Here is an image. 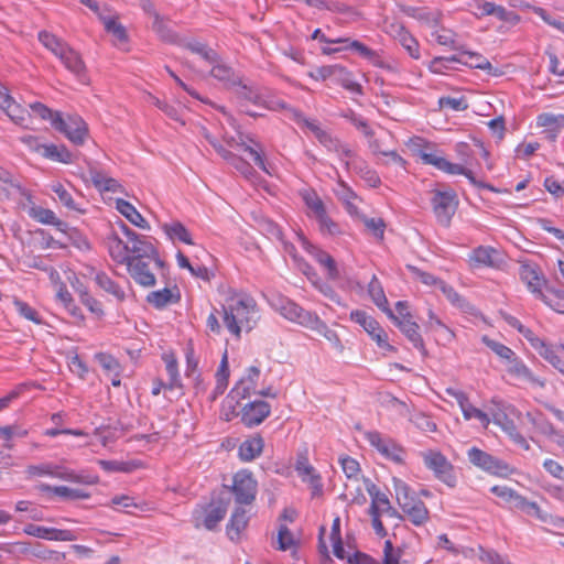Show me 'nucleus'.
<instances>
[{
  "instance_id": "de8ad7c7",
  "label": "nucleus",
  "mask_w": 564,
  "mask_h": 564,
  "mask_svg": "<svg viewBox=\"0 0 564 564\" xmlns=\"http://www.w3.org/2000/svg\"><path fill=\"white\" fill-rule=\"evenodd\" d=\"M367 491L371 497L370 512H381V507L382 509H386L388 506H390V500L388 496L384 492L380 491L375 484H370L369 486H367Z\"/></svg>"
},
{
  "instance_id": "774afa93",
  "label": "nucleus",
  "mask_w": 564,
  "mask_h": 564,
  "mask_svg": "<svg viewBox=\"0 0 564 564\" xmlns=\"http://www.w3.org/2000/svg\"><path fill=\"white\" fill-rule=\"evenodd\" d=\"M29 431L18 424L0 426V438L11 441L13 437H25Z\"/></svg>"
},
{
  "instance_id": "9d476101",
  "label": "nucleus",
  "mask_w": 564,
  "mask_h": 564,
  "mask_svg": "<svg viewBox=\"0 0 564 564\" xmlns=\"http://www.w3.org/2000/svg\"><path fill=\"white\" fill-rule=\"evenodd\" d=\"M519 275L521 281L527 284L530 292L533 293L536 299L542 300L545 304L552 306L557 312H564L560 307V304H557V306H553L543 294L542 290L546 285V280L536 264L522 263L519 269Z\"/></svg>"
},
{
  "instance_id": "7c9ffc66",
  "label": "nucleus",
  "mask_w": 564,
  "mask_h": 564,
  "mask_svg": "<svg viewBox=\"0 0 564 564\" xmlns=\"http://www.w3.org/2000/svg\"><path fill=\"white\" fill-rule=\"evenodd\" d=\"M36 488L41 492H53L54 495L66 500H82L89 498V494L86 491L66 486H51L47 484H40Z\"/></svg>"
},
{
  "instance_id": "9b49d317",
  "label": "nucleus",
  "mask_w": 564,
  "mask_h": 564,
  "mask_svg": "<svg viewBox=\"0 0 564 564\" xmlns=\"http://www.w3.org/2000/svg\"><path fill=\"white\" fill-rule=\"evenodd\" d=\"M467 458L475 467L488 474L507 476L509 473L508 464L476 446L467 451Z\"/></svg>"
},
{
  "instance_id": "4be33fe9",
  "label": "nucleus",
  "mask_w": 564,
  "mask_h": 564,
  "mask_svg": "<svg viewBox=\"0 0 564 564\" xmlns=\"http://www.w3.org/2000/svg\"><path fill=\"white\" fill-rule=\"evenodd\" d=\"M29 535L51 541H73L75 535L69 530L47 528L43 525L29 524L24 529Z\"/></svg>"
},
{
  "instance_id": "5fc2aeb1",
  "label": "nucleus",
  "mask_w": 564,
  "mask_h": 564,
  "mask_svg": "<svg viewBox=\"0 0 564 564\" xmlns=\"http://www.w3.org/2000/svg\"><path fill=\"white\" fill-rule=\"evenodd\" d=\"M51 189L65 207L70 210H78L72 194L61 183L52 184Z\"/></svg>"
},
{
  "instance_id": "603ef678",
  "label": "nucleus",
  "mask_w": 564,
  "mask_h": 564,
  "mask_svg": "<svg viewBox=\"0 0 564 564\" xmlns=\"http://www.w3.org/2000/svg\"><path fill=\"white\" fill-rule=\"evenodd\" d=\"M482 343L505 361H509L516 355V352L508 346L490 339L487 336L482 337Z\"/></svg>"
},
{
  "instance_id": "a878e982",
  "label": "nucleus",
  "mask_w": 564,
  "mask_h": 564,
  "mask_svg": "<svg viewBox=\"0 0 564 564\" xmlns=\"http://www.w3.org/2000/svg\"><path fill=\"white\" fill-rule=\"evenodd\" d=\"M400 330L406 336V338L412 343L414 348L420 350L423 355H426V349L424 345V340L419 333V325L416 322L412 321V317L404 319H393Z\"/></svg>"
},
{
  "instance_id": "8fccbe9b",
  "label": "nucleus",
  "mask_w": 564,
  "mask_h": 564,
  "mask_svg": "<svg viewBox=\"0 0 564 564\" xmlns=\"http://www.w3.org/2000/svg\"><path fill=\"white\" fill-rule=\"evenodd\" d=\"M185 47L191 52L200 55L208 63L217 62L218 54L213 48L208 47L206 44L192 41L185 44Z\"/></svg>"
},
{
  "instance_id": "c9c22d12",
  "label": "nucleus",
  "mask_w": 564,
  "mask_h": 564,
  "mask_svg": "<svg viewBox=\"0 0 564 564\" xmlns=\"http://www.w3.org/2000/svg\"><path fill=\"white\" fill-rule=\"evenodd\" d=\"M152 31L160 40L166 43H177L178 36L170 26L167 18L163 15H155L151 23Z\"/></svg>"
},
{
  "instance_id": "ddd939ff",
  "label": "nucleus",
  "mask_w": 564,
  "mask_h": 564,
  "mask_svg": "<svg viewBox=\"0 0 564 564\" xmlns=\"http://www.w3.org/2000/svg\"><path fill=\"white\" fill-rule=\"evenodd\" d=\"M350 319L360 326L370 335L377 345L387 351H395V348L388 343L387 333L380 327L379 323L365 311L356 310L350 313Z\"/></svg>"
},
{
  "instance_id": "5701e85b",
  "label": "nucleus",
  "mask_w": 564,
  "mask_h": 564,
  "mask_svg": "<svg viewBox=\"0 0 564 564\" xmlns=\"http://www.w3.org/2000/svg\"><path fill=\"white\" fill-rule=\"evenodd\" d=\"M260 369L256 366H251L247 369L246 375L236 383L231 393L239 399H246L256 393V387L260 378Z\"/></svg>"
},
{
  "instance_id": "79ce46f5",
  "label": "nucleus",
  "mask_w": 564,
  "mask_h": 564,
  "mask_svg": "<svg viewBox=\"0 0 564 564\" xmlns=\"http://www.w3.org/2000/svg\"><path fill=\"white\" fill-rule=\"evenodd\" d=\"M180 300L178 293H173L171 289L164 288L163 290L153 291L148 294L147 301L155 308H163L171 303H176Z\"/></svg>"
},
{
  "instance_id": "393cba45",
  "label": "nucleus",
  "mask_w": 564,
  "mask_h": 564,
  "mask_svg": "<svg viewBox=\"0 0 564 564\" xmlns=\"http://www.w3.org/2000/svg\"><path fill=\"white\" fill-rule=\"evenodd\" d=\"M232 90L235 96L239 99L241 108L246 107L247 104L260 107L264 93L258 87L247 85L240 79Z\"/></svg>"
},
{
  "instance_id": "13d9d810",
  "label": "nucleus",
  "mask_w": 564,
  "mask_h": 564,
  "mask_svg": "<svg viewBox=\"0 0 564 564\" xmlns=\"http://www.w3.org/2000/svg\"><path fill=\"white\" fill-rule=\"evenodd\" d=\"M460 410L465 420L477 419L484 427H487L490 423L489 416L481 410L475 408L470 402L464 405Z\"/></svg>"
},
{
  "instance_id": "6e6552de",
  "label": "nucleus",
  "mask_w": 564,
  "mask_h": 564,
  "mask_svg": "<svg viewBox=\"0 0 564 564\" xmlns=\"http://www.w3.org/2000/svg\"><path fill=\"white\" fill-rule=\"evenodd\" d=\"M422 457L425 467L432 470L438 480L448 487H455L456 476L454 466L441 452L430 449L424 452Z\"/></svg>"
},
{
  "instance_id": "3c124183",
  "label": "nucleus",
  "mask_w": 564,
  "mask_h": 564,
  "mask_svg": "<svg viewBox=\"0 0 564 564\" xmlns=\"http://www.w3.org/2000/svg\"><path fill=\"white\" fill-rule=\"evenodd\" d=\"M478 558L484 564H511L507 556L499 554L494 549L478 547Z\"/></svg>"
},
{
  "instance_id": "2eb2a0df",
  "label": "nucleus",
  "mask_w": 564,
  "mask_h": 564,
  "mask_svg": "<svg viewBox=\"0 0 564 564\" xmlns=\"http://www.w3.org/2000/svg\"><path fill=\"white\" fill-rule=\"evenodd\" d=\"M130 260H152L154 267H163V261L160 259L156 248L151 242V239L145 236H139L129 246Z\"/></svg>"
},
{
  "instance_id": "7ed1b4c3",
  "label": "nucleus",
  "mask_w": 564,
  "mask_h": 564,
  "mask_svg": "<svg viewBox=\"0 0 564 564\" xmlns=\"http://www.w3.org/2000/svg\"><path fill=\"white\" fill-rule=\"evenodd\" d=\"M417 155L424 164L433 165L435 169L451 175H464L471 185L478 188H486L490 192H496V188L492 185L478 180L471 170L460 164L447 161L444 156L440 155L437 151L421 149L417 151Z\"/></svg>"
},
{
  "instance_id": "c85d7f7f",
  "label": "nucleus",
  "mask_w": 564,
  "mask_h": 564,
  "mask_svg": "<svg viewBox=\"0 0 564 564\" xmlns=\"http://www.w3.org/2000/svg\"><path fill=\"white\" fill-rule=\"evenodd\" d=\"M213 67L210 69V75L217 80L225 84L226 87L234 89L235 86L241 79L234 69L219 61L217 56V62L212 63Z\"/></svg>"
},
{
  "instance_id": "6ab92c4d",
  "label": "nucleus",
  "mask_w": 564,
  "mask_h": 564,
  "mask_svg": "<svg viewBox=\"0 0 564 564\" xmlns=\"http://www.w3.org/2000/svg\"><path fill=\"white\" fill-rule=\"evenodd\" d=\"M0 106L13 123L23 129L30 128L32 123L31 113L21 105L17 104L9 94H4L3 100L0 101Z\"/></svg>"
},
{
  "instance_id": "bb28decb",
  "label": "nucleus",
  "mask_w": 564,
  "mask_h": 564,
  "mask_svg": "<svg viewBox=\"0 0 564 564\" xmlns=\"http://www.w3.org/2000/svg\"><path fill=\"white\" fill-rule=\"evenodd\" d=\"M264 447V441L261 435L256 434L245 440L239 448L238 455L242 462H252L258 458Z\"/></svg>"
},
{
  "instance_id": "423d86ee",
  "label": "nucleus",
  "mask_w": 564,
  "mask_h": 564,
  "mask_svg": "<svg viewBox=\"0 0 564 564\" xmlns=\"http://www.w3.org/2000/svg\"><path fill=\"white\" fill-rule=\"evenodd\" d=\"M270 304L284 318L306 328L312 326V321L316 316L315 313L304 310L294 301L282 295L273 296L270 301Z\"/></svg>"
},
{
  "instance_id": "72a5a7b5",
  "label": "nucleus",
  "mask_w": 564,
  "mask_h": 564,
  "mask_svg": "<svg viewBox=\"0 0 564 564\" xmlns=\"http://www.w3.org/2000/svg\"><path fill=\"white\" fill-rule=\"evenodd\" d=\"M301 197L307 207V216L317 219L326 213V207L322 198L314 189H304L301 192Z\"/></svg>"
},
{
  "instance_id": "cd10ccee",
  "label": "nucleus",
  "mask_w": 564,
  "mask_h": 564,
  "mask_svg": "<svg viewBox=\"0 0 564 564\" xmlns=\"http://www.w3.org/2000/svg\"><path fill=\"white\" fill-rule=\"evenodd\" d=\"M368 294L373 301V303L384 313L388 314V316L391 319H397V316L393 314V312L389 308L388 299L384 294L383 288L377 275H372L369 284H368Z\"/></svg>"
},
{
  "instance_id": "f3484780",
  "label": "nucleus",
  "mask_w": 564,
  "mask_h": 564,
  "mask_svg": "<svg viewBox=\"0 0 564 564\" xmlns=\"http://www.w3.org/2000/svg\"><path fill=\"white\" fill-rule=\"evenodd\" d=\"M64 67L70 72L76 79L84 85L89 84V76L87 72L86 64L82 57V55L74 50L70 45L69 47L58 57Z\"/></svg>"
},
{
  "instance_id": "052dcab7",
  "label": "nucleus",
  "mask_w": 564,
  "mask_h": 564,
  "mask_svg": "<svg viewBox=\"0 0 564 564\" xmlns=\"http://www.w3.org/2000/svg\"><path fill=\"white\" fill-rule=\"evenodd\" d=\"M440 290L454 306L459 308H465L467 306L466 300L460 296L453 286L448 285L444 281L443 283H440Z\"/></svg>"
},
{
  "instance_id": "a19ab883",
  "label": "nucleus",
  "mask_w": 564,
  "mask_h": 564,
  "mask_svg": "<svg viewBox=\"0 0 564 564\" xmlns=\"http://www.w3.org/2000/svg\"><path fill=\"white\" fill-rule=\"evenodd\" d=\"M333 80L356 95H362V87L352 79L351 73L344 66L336 64V72Z\"/></svg>"
},
{
  "instance_id": "473e14b6",
  "label": "nucleus",
  "mask_w": 564,
  "mask_h": 564,
  "mask_svg": "<svg viewBox=\"0 0 564 564\" xmlns=\"http://www.w3.org/2000/svg\"><path fill=\"white\" fill-rule=\"evenodd\" d=\"M249 521L247 511L242 507H237L227 524V534L231 541L239 538L240 533L246 529Z\"/></svg>"
},
{
  "instance_id": "f704fd0d",
  "label": "nucleus",
  "mask_w": 564,
  "mask_h": 564,
  "mask_svg": "<svg viewBox=\"0 0 564 564\" xmlns=\"http://www.w3.org/2000/svg\"><path fill=\"white\" fill-rule=\"evenodd\" d=\"M346 169L358 173L371 187L380 185V177L376 171L371 170L362 159H355L346 162Z\"/></svg>"
},
{
  "instance_id": "e2e57ef3",
  "label": "nucleus",
  "mask_w": 564,
  "mask_h": 564,
  "mask_svg": "<svg viewBox=\"0 0 564 564\" xmlns=\"http://www.w3.org/2000/svg\"><path fill=\"white\" fill-rule=\"evenodd\" d=\"M438 106L441 109H451L454 111H463L468 108L464 97H441L438 99Z\"/></svg>"
},
{
  "instance_id": "39448f33",
  "label": "nucleus",
  "mask_w": 564,
  "mask_h": 564,
  "mask_svg": "<svg viewBox=\"0 0 564 564\" xmlns=\"http://www.w3.org/2000/svg\"><path fill=\"white\" fill-rule=\"evenodd\" d=\"M229 500L224 498L213 499L207 505L197 506L193 511V521L195 528L204 527L207 530H214L225 518L228 510Z\"/></svg>"
},
{
  "instance_id": "e433bc0d",
  "label": "nucleus",
  "mask_w": 564,
  "mask_h": 564,
  "mask_svg": "<svg viewBox=\"0 0 564 564\" xmlns=\"http://www.w3.org/2000/svg\"><path fill=\"white\" fill-rule=\"evenodd\" d=\"M308 329L322 335L338 351L344 350V346H343L337 333L334 329L329 328L327 326V324L318 317L317 314L314 317V319L312 321V326H308Z\"/></svg>"
},
{
  "instance_id": "4c0bfd02",
  "label": "nucleus",
  "mask_w": 564,
  "mask_h": 564,
  "mask_svg": "<svg viewBox=\"0 0 564 564\" xmlns=\"http://www.w3.org/2000/svg\"><path fill=\"white\" fill-rule=\"evenodd\" d=\"M129 242H123L117 234H113L112 237L109 238L108 248L109 253L111 258L120 263V264H128L130 261V254H129Z\"/></svg>"
},
{
  "instance_id": "4468645a",
  "label": "nucleus",
  "mask_w": 564,
  "mask_h": 564,
  "mask_svg": "<svg viewBox=\"0 0 564 564\" xmlns=\"http://www.w3.org/2000/svg\"><path fill=\"white\" fill-rule=\"evenodd\" d=\"M128 272L131 278L141 286L151 288L155 285L156 279L154 275V269H161L162 267H154L152 260H130L127 264Z\"/></svg>"
},
{
  "instance_id": "37998d69",
  "label": "nucleus",
  "mask_w": 564,
  "mask_h": 564,
  "mask_svg": "<svg viewBox=\"0 0 564 564\" xmlns=\"http://www.w3.org/2000/svg\"><path fill=\"white\" fill-rule=\"evenodd\" d=\"M314 259L326 270V274L330 280H337L339 272L334 258L326 251L312 247L311 251Z\"/></svg>"
},
{
  "instance_id": "58836bf2",
  "label": "nucleus",
  "mask_w": 564,
  "mask_h": 564,
  "mask_svg": "<svg viewBox=\"0 0 564 564\" xmlns=\"http://www.w3.org/2000/svg\"><path fill=\"white\" fill-rule=\"evenodd\" d=\"M96 284L108 294H111L117 301L123 302L126 300L124 290L115 282L107 273L98 272L95 276Z\"/></svg>"
},
{
  "instance_id": "1a4fd4ad",
  "label": "nucleus",
  "mask_w": 564,
  "mask_h": 564,
  "mask_svg": "<svg viewBox=\"0 0 564 564\" xmlns=\"http://www.w3.org/2000/svg\"><path fill=\"white\" fill-rule=\"evenodd\" d=\"M431 204L437 221L443 226H448L458 205L456 193L452 189H435L432 193Z\"/></svg>"
},
{
  "instance_id": "a18cd8bd",
  "label": "nucleus",
  "mask_w": 564,
  "mask_h": 564,
  "mask_svg": "<svg viewBox=\"0 0 564 564\" xmlns=\"http://www.w3.org/2000/svg\"><path fill=\"white\" fill-rule=\"evenodd\" d=\"M400 12L403 14L416 19L419 21L427 23L430 26H436L438 21L437 18L425 8H417L406 4H398Z\"/></svg>"
},
{
  "instance_id": "6e6d98bb",
  "label": "nucleus",
  "mask_w": 564,
  "mask_h": 564,
  "mask_svg": "<svg viewBox=\"0 0 564 564\" xmlns=\"http://www.w3.org/2000/svg\"><path fill=\"white\" fill-rule=\"evenodd\" d=\"M315 220L323 235L337 236L341 234L339 225L327 215V212Z\"/></svg>"
},
{
  "instance_id": "ea45409f",
  "label": "nucleus",
  "mask_w": 564,
  "mask_h": 564,
  "mask_svg": "<svg viewBox=\"0 0 564 564\" xmlns=\"http://www.w3.org/2000/svg\"><path fill=\"white\" fill-rule=\"evenodd\" d=\"M535 348L540 356L543 357L546 361H549L555 369H557L564 376V360L558 356L556 348L549 346L541 338H539L538 345H532Z\"/></svg>"
},
{
  "instance_id": "bf43d9fd",
  "label": "nucleus",
  "mask_w": 564,
  "mask_h": 564,
  "mask_svg": "<svg viewBox=\"0 0 564 564\" xmlns=\"http://www.w3.org/2000/svg\"><path fill=\"white\" fill-rule=\"evenodd\" d=\"M95 359L106 371L107 376H110L112 372L120 370L119 361L111 355L106 352H98L95 355Z\"/></svg>"
},
{
  "instance_id": "20e7f679",
  "label": "nucleus",
  "mask_w": 564,
  "mask_h": 564,
  "mask_svg": "<svg viewBox=\"0 0 564 564\" xmlns=\"http://www.w3.org/2000/svg\"><path fill=\"white\" fill-rule=\"evenodd\" d=\"M25 474L28 477H43L48 476L52 478H58L65 481L76 482V484H87L94 485L97 484L98 478L94 476H85L79 475L76 471L65 468L63 466L52 464V463H43L40 465H30L25 469Z\"/></svg>"
},
{
  "instance_id": "69168bd1",
  "label": "nucleus",
  "mask_w": 564,
  "mask_h": 564,
  "mask_svg": "<svg viewBox=\"0 0 564 564\" xmlns=\"http://www.w3.org/2000/svg\"><path fill=\"white\" fill-rule=\"evenodd\" d=\"M14 306H15L17 311L19 312V314L21 316H23L24 318H26L35 324L42 323V321L39 316V313L33 307H31L28 303H25L21 300H15Z\"/></svg>"
},
{
  "instance_id": "0e129e2a",
  "label": "nucleus",
  "mask_w": 564,
  "mask_h": 564,
  "mask_svg": "<svg viewBox=\"0 0 564 564\" xmlns=\"http://www.w3.org/2000/svg\"><path fill=\"white\" fill-rule=\"evenodd\" d=\"M491 15L496 17L502 22H507L513 25L520 21V17L514 11L507 10L505 7L498 6L496 3L494 6Z\"/></svg>"
},
{
  "instance_id": "c03bdc74",
  "label": "nucleus",
  "mask_w": 564,
  "mask_h": 564,
  "mask_svg": "<svg viewBox=\"0 0 564 564\" xmlns=\"http://www.w3.org/2000/svg\"><path fill=\"white\" fill-rule=\"evenodd\" d=\"M41 155L54 162L72 163L73 154L64 145L44 144Z\"/></svg>"
},
{
  "instance_id": "f257e3e1",
  "label": "nucleus",
  "mask_w": 564,
  "mask_h": 564,
  "mask_svg": "<svg viewBox=\"0 0 564 564\" xmlns=\"http://www.w3.org/2000/svg\"><path fill=\"white\" fill-rule=\"evenodd\" d=\"M224 323L236 337L242 329L250 332L259 319L256 301L248 296H234L223 306Z\"/></svg>"
},
{
  "instance_id": "864d4df0",
  "label": "nucleus",
  "mask_w": 564,
  "mask_h": 564,
  "mask_svg": "<svg viewBox=\"0 0 564 564\" xmlns=\"http://www.w3.org/2000/svg\"><path fill=\"white\" fill-rule=\"evenodd\" d=\"M295 470L303 481H306L313 475H317L315 468L310 464L306 453H301L297 455Z\"/></svg>"
},
{
  "instance_id": "2f4dec72",
  "label": "nucleus",
  "mask_w": 564,
  "mask_h": 564,
  "mask_svg": "<svg viewBox=\"0 0 564 564\" xmlns=\"http://www.w3.org/2000/svg\"><path fill=\"white\" fill-rule=\"evenodd\" d=\"M37 40L57 58L69 47V44L63 39L45 30L39 32Z\"/></svg>"
},
{
  "instance_id": "f03ea898",
  "label": "nucleus",
  "mask_w": 564,
  "mask_h": 564,
  "mask_svg": "<svg viewBox=\"0 0 564 564\" xmlns=\"http://www.w3.org/2000/svg\"><path fill=\"white\" fill-rule=\"evenodd\" d=\"M395 499L403 513L415 527H421L430 519V512L425 503L412 494L406 482L393 478Z\"/></svg>"
},
{
  "instance_id": "338daca9",
  "label": "nucleus",
  "mask_w": 564,
  "mask_h": 564,
  "mask_svg": "<svg viewBox=\"0 0 564 564\" xmlns=\"http://www.w3.org/2000/svg\"><path fill=\"white\" fill-rule=\"evenodd\" d=\"M262 102L260 107L272 111H280L288 108V104L282 99H279L270 94V91H263Z\"/></svg>"
},
{
  "instance_id": "09e8293b",
  "label": "nucleus",
  "mask_w": 564,
  "mask_h": 564,
  "mask_svg": "<svg viewBox=\"0 0 564 564\" xmlns=\"http://www.w3.org/2000/svg\"><path fill=\"white\" fill-rule=\"evenodd\" d=\"M506 323L516 328L531 345H538L539 337L528 327H525L517 317L506 314L503 315Z\"/></svg>"
},
{
  "instance_id": "4d7b16f0",
  "label": "nucleus",
  "mask_w": 564,
  "mask_h": 564,
  "mask_svg": "<svg viewBox=\"0 0 564 564\" xmlns=\"http://www.w3.org/2000/svg\"><path fill=\"white\" fill-rule=\"evenodd\" d=\"M229 164L249 181H253L257 176V172L251 164L237 154L229 161Z\"/></svg>"
},
{
  "instance_id": "a211bd4d",
  "label": "nucleus",
  "mask_w": 564,
  "mask_h": 564,
  "mask_svg": "<svg viewBox=\"0 0 564 564\" xmlns=\"http://www.w3.org/2000/svg\"><path fill=\"white\" fill-rule=\"evenodd\" d=\"M0 182L2 186L0 187V198H17V197H26L30 198V194L25 189V187L21 184L19 177L11 173L10 171L0 166Z\"/></svg>"
},
{
  "instance_id": "c756f323",
  "label": "nucleus",
  "mask_w": 564,
  "mask_h": 564,
  "mask_svg": "<svg viewBox=\"0 0 564 564\" xmlns=\"http://www.w3.org/2000/svg\"><path fill=\"white\" fill-rule=\"evenodd\" d=\"M116 209L124 216L132 225L141 229H150L149 223L143 216L137 210V208L128 200L122 198L116 199Z\"/></svg>"
},
{
  "instance_id": "b1692460",
  "label": "nucleus",
  "mask_w": 564,
  "mask_h": 564,
  "mask_svg": "<svg viewBox=\"0 0 564 564\" xmlns=\"http://www.w3.org/2000/svg\"><path fill=\"white\" fill-rule=\"evenodd\" d=\"M507 372L513 378L528 381L534 386L543 388L545 386L544 380L535 377L532 371L527 367L521 358L517 355L507 361Z\"/></svg>"
},
{
  "instance_id": "680f3d73",
  "label": "nucleus",
  "mask_w": 564,
  "mask_h": 564,
  "mask_svg": "<svg viewBox=\"0 0 564 564\" xmlns=\"http://www.w3.org/2000/svg\"><path fill=\"white\" fill-rule=\"evenodd\" d=\"M380 454L395 463H402L404 451L401 446H399L394 441L390 438V441L387 442V445L383 447V449H381Z\"/></svg>"
},
{
  "instance_id": "aec40b11",
  "label": "nucleus",
  "mask_w": 564,
  "mask_h": 564,
  "mask_svg": "<svg viewBox=\"0 0 564 564\" xmlns=\"http://www.w3.org/2000/svg\"><path fill=\"white\" fill-rule=\"evenodd\" d=\"M387 33L397 40L411 57L415 59L420 58L419 42L401 23H390L387 26Z\"/></svg>"
},
{
  "instance_id": "dca6fc26",
  "label": "nucleus",
  "mask_w": 564,
  "mask_h": 564,
  "mask_svg": "<svg viewBox=\"0 0 564 564\" xmlns=\"http://www.w3.org/2000/svg\"><path fill=\"white\" fill-rule=\"evenodd\" d=\"M271 413V405L262 400H256L245 404L241 409V422L247 427L260 425Z\"/></svg>"
},
{
  "instance_id": "f8f14e48",
  "label": "nucleus",
  "mask_w": 564,
  "mask_h": 564,
  "mask_svg": "<svg viewBox=\"0 0 564 564\" xmlns=\"http://www.w3.org/2000/svg\"><path fill=\"white\" fill-rule=\"evenodd\" d=\"M231 490L237 503L251 505L257 496L258 482L252 473L240 470L234 476Z\"/></svg>"
},
{
  "instance_id": "49530a36",
  "label": "nucleus",
  "mask_w": 564,
  "mask_h": 564,
  "mask_svg": "<svg viewBox=\"0 0 564 564\" xmlns=\"http://www.w3.org/2000/svg\"><path fill=\"white\" fill-rule=\"evenodd\" d=\"M163 230L172 240H180L186 245H194L189 231L180 221L164 224Z\"/></svg>"
},
{
  "instance_id": "0eeeda50",
  "label": "nucleus",
  "mask_w": 564,
  "mask_h": 564,
  "mask_svg": "<svg viewBox=\"0 0 564 564\" xmlns=\"http://www.w3.org/2000/svg\"><path fill=\"white\" fill-rule=\"evenodd\" d=\"M53 128L63 133L72 143L76 145H82L85 142V139L88 133L86 122L79 116L68 115L67 117H63L59 115H55V120L53 121Z\"/></svg>"
},
{
  "instance_id": "412c9836",
  "label": "nucleus",
  "mask_w": 564,
  "mask_h": 564,
  "mask_svg": "<svg viewBox=\"0 0 564 564\" xmlns=\"http://www.w3.org/2000/svg\"><path fill=\"white\" fill-rule=\"evenodd\" d=\"M499 252L489 246H479L469 254V265L473 269L494 268L498 265Z\"/></svg>"
}]
</instances>
